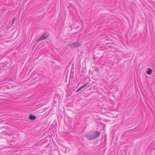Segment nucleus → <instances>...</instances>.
I'll return each instance as SVG.
<instances>
[{
  "instance_id": "2",
  "label": "nucleus",
  "mask_w": 155,
  "mask_h": 155,
  "mask_svg": "<svg viewBox=\"0 0 155 155\" xmlns=\"http://www.w3.org/2000/svg\"><path fill=\"white\" fill-rule=\"evenodd\" d=\"M92 132L87 133L84 134V136L86 137L89 140H91L94 139Z\"/></svg>"
},
{
  "instance_id": "3",
  "label": "nucleus",
  "mask_w": 155,
  "mask_h": 155,
  "mask_svg": "<svg viewBox=\"0 0 155 155\" xmlns=\"http://www.w3.org/2000/svg\"><path fill=\"white\" fill-rule=\"evenodd\" d=\"M69 45L71 47L75 48L80 46L81 44L79 42H76L74 43L70 44Z\"/></svg>"
},
{
  "instance_id": "4",
  "label": "nucleus",
  "mask_w": 155,
  "mask_h": 155,
  "mask_svg": "<svg viewBox=\"0 0 155 155\" xmlns=\"http://www.w3.org/2000/svg\"><path fill=\"white\" fill-rule=\"evenodd\" d=\"M94 139L99 137L101 135L100 131H94L92 132Z\"/></svg>"
},
{
  "instance_id": "7",
  "label": "nucleus",
  "mask_w": 155,
  "mask_h": 155,
  "mask_svg": "<svg viewBox=\"0 0 155 155\" xmlns=\"http://www.w3.org/2000/svg\"><path fill=\"white\" fill-rule=\"evenodd\" d=\"M152 69L150 68H148L147 69V71L146 73L148 75H150L152 74Z\"/></svg>"
},
{
  "instance_id": "6",
  "label": "nucleus",
  "mask_w": 155,
  "mask_h": 155,
  "mask_svg": "<svg viewBox=\"0 0 155 155\" xmlns=\"http://www.w3.org/2000/svg\"><path fill=\"white\" fill-rule=\"evenodd\" d=\"M36 118V117L34 115L32 114H31L29 116V119L32 120H35Z\"/></svg>"
},
{
  "instance_id": "1",
  "label": "nucleus",
  "mask_w": 155,
  "mask_h": 155,
  "mask_svg": "<svg viewBox=\"0 0 155 155\" xmlns=\"http://www.w3.org/2000/svg\"><path fill=\"white\" fill-rule=\"evenodd\" d=\"M50 36V34L48 33H44L38 39V41H41L46 39Z\"/></svg>"
},
{
  "instance_id": "8",
  "label": "nucleus",
  "mask_w": 155,
  "mask_h": 155,
  "mask_svg": "<svg viewBox=\"0 0 155 155\" xmlns=\"http://www.w3.org/2000/svg\"><path fill=\"white\" fill-rule=\"evenodd\" d=\"M15 18L14 17L13 18V19H12V22L11 23L12 24V25L14 23L15 21Z\"/></svg>"
},
{
  "instance_id": "5",
  "label": "nucleus",
  "mask_w": 155,
  "mask_h": 155,
  "mask_svg": "<svg viewBox=\"0 0 155 155\" xmlns=\"http://www.w3.org/2000/svg\"><path fill=\"white\" fill-rule=\"evenodd\" d=\"M89 83H87L86 84H84V85H82L81 87H79L78 89L76 91V92L78 93L82 89L84 88V87H85Z\"/></svg>"
},
{
  "instance_id": "9",
  "label": "nucleus",
  "mask_w": 155,
  "mask_h": 155,
  "mask_svg": "<svg viewBox=\"0 0 155 155\" xmlns=\"http://www.w3.org/2000/svg\"><path fill=\"white\" fill-rule=\"evenodd\" d=\"M95 71H96L97 73H98L99 71V69H98L97 67H94Z\"/></svg>"
}]
</instances>
